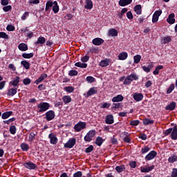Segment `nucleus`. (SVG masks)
Wrapping results in <instances>:
<instances>
[{"label": "nucleus", "mask_w": 177, "mask_h": 177, "mask_svg": "<svg viewBox=\"0 0 177 177\" xmlns=\"http://www.w3.org/2000/svg\"><path fill=\"white\" fill-rule=\"evenodd\" d=\"M171 41H172V39L169 36L162 37V44H169Z\"/></svg>", "instance_id": "58836bf2"}, {"label": "nucleus", "mask_w": 177, "mask_h": 177, "mask_svg": "<svg viewBox=\"0 0 177 177\" xmlns=\"http://www.w3.org/2000/svg\"><path fill=\"white\" fill-rule=\"evenodd\" d=\"M157 156V151H151L146 156H145V160L146 161H150L151 160H153L154 158Z\"/></svg>", "instance_id": "6e6552de"}, {"label": "nucleus", "mask_w": 177, "mask_h": 177, "mask_svg": "<svg viewBox=\"0 0 177 177\" xmlns=\"http://www.w3.org/2000/svg\"><path fill=\"white\" fill-rule=\"evenodd\" d=\"M37 113H45L47 110H49L50 104L48 102H40L37 105Z\"/></svg>", "instance_id": "f257e3e1"}, {"label": "nucleus", "mask_w": 177, "mask_h": 177, "mask_svg": "<svg viewBox=\"0 0 177 177\" xmlns=\"http://www.w3.org/2000/svg\"><path fill=\"white\" fill-rule=\"evenodd\" d=\"M30 16V12H25L23 15L21 16V20H27V17Z\"/></svg>", "instance_id": "bf43d9fd"}, {"label": "nucleus", "mask_w": 177, "mask_h": 177, "mask_svg": "<svg viewBox=\"0 0 177 177\" xmlns=\"http://www.w3.org/2000/svg\"><path fill=\"white\" fill-rule=\"evenodd\" d=\"M153 169H154V165H152L149 167H140V171L145 174L150 172L151 171H153Z\"/></svg>", "instance_id": "aec40b11"}, {"label": "nucleus", "mask_w": 177, "mask_h": 177, "mask_svg": "<svg viewBox=\"0 0 177 177\" xmlns=\"http://www.w3.org/2000/svg\"><path fill=\"white\" fill-rule=\"evenodd\" d=\"M18 48L21 52H26V50H28V46L24 43H21L18 46Z\"/></svg>", "instance_id": "4be33fe9"}, {"label": "nucleus", "mask_w": 177, "mask_h": 177, "mask_svg": "<svg viewBox=\"0 0 177 177\" xmlns=\"http://www.w3.org/2000/svg\"><path fill=\"white\" fill-rule=\"evenodd\" d=\"M171 134V138L172 140H177V128H170L167 129L165 131V136H168V135Z\"/></svg>", "instance_id": "f03ea898"}, {"label": "nucleus", "mask_w": 177, "mask_h": 177, "mask_svg": "<svg viewBox=\"0 0 177 177\" xmlns=\"http://www.w3.org/2000/svg\"><path fill=\"white\" fill-rule=\"evenodd\" d=\"M76 142H77V140L75 138H71L64 145V147H66L67 149H73V147H74V146H75Z\"/></svg>", "instance_id": "0eeeda50"}, {"label": "nucleus", "mask_w": 177, "mask_h": 177, "mask_svg": "<svg viewBox=\"0 0 177 177\" xmlns=\"http://www.w3.org/2000/svg\"><path fill=\"white\" fill-rule=\"evenodd\" d=\"M134 12L136 15H142V6L140 4L136 5L134 7Z\"/></svg>", "instance_id": "2f4dec72"}, {"label": "nucleus", "mask_w": 177, "mask_h": 177, "mask_svg": "<svg viewBox=\"0 0 177 177\" xmlns=\"http://www.w3.org/2000/svg\"><path fill=\"white\" fill-rule=\"evenodd\" d=\"M84 8L85 9H92V8H93V3L92 2V0H86Z\"/></svg>", "instance_id": "cd10ccee"}, {"label": "nucleus", "mask_w": 177, "mask_h": 177, "mask_svg": "<svg viewBox=\"0 0 177 177\" xmlns=\"http://www.w3.org/2000/svg\"><path fill=\"white\" fill-rule=\"evenodd\" d=\"M96 135V131L95 130H90L86 135L84 136L85 142H91L92 141V138L93 136Z\"/></svg>", "instance_id": "39448f33"}, {"label": "nucleus", "mask_w": 177, "mask_h": 177, "mask_svg": "<svg viewBox=\"0 0 177 177\" xmlns=\"http://www.w3.org/2000/svg\"><path fill=\"white\" fill-rule=\"evenodd\" d=\"M53 11L54 13H59V5L57 4V1H53Z\"/></svg>", "instance_id": "4c0bfd02"}, {"label": "nucleus", "mask_w": 177, "mask_h": 177, "mask_svg": "<svg viewBox=\"0 0 177 177\" xmlns=\"http://www.w3.org/2000/svg\"><path fill=\"white\" fill-rule=\"evenodd\" d=\"M142 59V56L140 55H137L133 57V60L135 64H138L140 62V60Z\"/></svg>", "instance_id": "c03bdc74"}, {"label": "nucleus", "mask_w": 177, "mask_h": 177, "mask_svg": "<svg viewBox=\"0 0 177 177\" xmlns=\"http://www.w3.org/2000/svg\"><path fill=\"white\" fill-rule=\"evenodd\" d=\"M93 45H95V46H99L100 45H102V44H103V42H104V40H103V39L102 38H95L93 39L92 41Z\"/></svg>", "instance_id": "f3484780"}, {"label": "nucleus", "mask_w": 177, "mask_h": 177, "mask_svg": "<svg viewBox=\"0 0 177 177\" xmlns=\"http://www.w3.org/2000/svg\"><path fill=\"white\" fill-rule=\"evenodd\" d=\"M17 93V87L10 86L7 95L8 96H15Z\"/></svg>", "instance_id": "9b49d317"}, {"label": "nucleus", "mask_w": 177, "mask_h": 177, "mask_svg": "<svg viewBox=\"0 0 177 177\" xmlns=\"http://www.w3.org/2000/svg\"><path fill=\"white\" fill-rule=\"evenodd\" d=\"M46 77H48V75L46 73L41 74L40 77L36 81H35V83L38 85V84H39V82H42V81H44V80H45Z\"/></svg>", "instance_id": "393cba45"}, {"label": "nucleus", "mask_w": 177, "mask_h": 177, "mask_svg": "<svg viewBox=\"0 0 177 177\" xmlns=\"http://www.w3.org/2000/svg\"><path fill=\"white\" fill-rule=\"evenodd\" d=\"M35 140V133H30L28 136L29 143H32V142H34Z\"/></svg>", "instance_id": "a18cd8bd"}, {"label": "nucleus", "mask_w": 177, "mask_h": 177, "mask_svg": "<svg viewBox=\"0 0 177 177\" xmlns=\"http://www.w3.org/2000/svg\"><path fill=\"white\" fill-rule=\"evenodd\" d=\"M95 93H97V90L95 87H92L88 91L87 96H92V95H95Z\"/></svg>", "instance_id": "7c9ffc66"}, {"label": "nucleus", "mask_w": 177, "mask_h": 177, "mask_svg": "<svg viewBox=\"0 0 177 177\" xmlns=\"http://www.w3.org/2000/svg\"><path fill=\"white\" fill-rule=\"evenodd\" d=\"M10 133L11 135H15L16 134V126L12 125L10 127Z\"/></svg>", "instance_id": "3c124183"}, {"label": "nucleus", "mask_w": 177, "mask_h": 177, "mask_svg": "<svg viewBox=\"0 0 177 177\" xmlns=\"http://www.w3.org/2000/svg\"><path fill=\"white\" fill-rule=\"evenodd\" d=\"M76 67H80V68H86L88 67V64L82 63V62H76L75 64Z\"/></svg>", "instance_id": "e433bc0d"}, {"label": "nucleus", "mask_w": 177, "mask_h": 177, "mask_svg": "<svg viewBox=\"0 0 177 177\" xmlns=\"http://www.w3.org/2000/svg\"><path fill=\"white\" fill-rule=\"evenodd\" d=\"M53 6V2L52 1H48L46 3V12H49L50 10V8Z\"/></svg>", "instance_id": "473e14b6"}, {"label": "nucleus", "mask_w": 177, "mask_h": 177, "mask_svg": "<svg viewBox=\"0 0 177 177\" xmlns=\"http://www.w3.org/2000/svg\"><path fill=\"white\" fill-rule=\"evenodd\" d=\"M13 121H16V118H12L10 119H8V120H3V124H7V125H9L10 122H13Z\"/></svg>", "instance_id": "603ef678"}, {"label": "nucleus", "mask_w": 177, "mask_h": 177, "mask_svg": "<svg viewBox=\"0 0 177 177\" xmlns=\"http://www.w3.org/2000/svg\"><path fill=\"white\" fill-rule=\"evenodd\" d=\"M110 106H111V104H110L109 102H104L102 104L101 107H102V109H109V107H110Z\"/></svg>", "instance_id": "680f3d73"}, {"label": "nucleus", "mask_w": 177, "mask_h": 177, "mask_svg": "<svg viewBox=\"0 0 177 177\" xmlns=\"http://www.w3.org/2000/svg\"><path fill=\"white\" fill-rule=\"evenodd\" d=\"M62 100L65 104L71 103V97L70 95H64L62 97Z\"/></svg>", "instance_id": "c756f323"}, {"label": "nucleus", "mask_w": 177, "mask_h": 177, "mask_svg": "<svg viewBox=\"0 0 177 177\" xmlns=\"http://www.w3.org/2000/svg\"><path fill=\"white\" fill-rule=\"evenodd\" d=\"M162 68H164V66L162 65H159L156 66L153 72V75H158V74L160 73V70H162Z\"/></svg>", "instance_id": "72a5a7b5"}, {"label": "nucleus", "mask_w": 177, "mask_h": 177, "mask_svg": "<svg viewBox=\"0 0 177 177\" xmlns=\"http://www.w3.org/2000/svg\"><path fill=\"white\" fill-rule=\"evenodd\" d=\"M124 100V96L122 95H118L112 98V102L113 103H118L120 102H122Z\"/></svg>", "instance_id": "6ab92c4d"}, {"label": "nucleus", "mask_w": 177, "mask_h": 177, "mask_svg": "<svg viewBox=\"0 0 177 177\" xmlns=\"http://www.w3.org/2000/svg\"><path fill=\"white\" fill-rule=\"evenodd\" d=\"M161 15H162V10H158L155 11L152 17V23H157Z\"/></svg>", "instance_id": "423d86ee"}, {"label": "nucleus", "mask_w": 177, "mask_h": 177, "mask_svg": "<svg viewBox=\"0 0 177 177\" xmlns=\"http://www.w3.org/2000/svg\"><path fill=\"white\" fill-rule=\"evenodd\" d=\"M46 115V120H47L48 121H52V120H53V118H55V111L50 110L47 111L45 113Z\"/></svg>", "instance_id": "1a4fd4ad"}, {"label": "nucleus", "mask_w": 177, "mask_h": 177, "mask_svg": "<svg viewBox=\"0 0 177 177\" xmlns=\"http://www.w3.org/2000/svg\"><path fill=\"white\" fill-rule=\"evenodd\" d=\"M108 35L109 37H117L118 35V32L117 30L112 28L109 30Z\"/></svg>", "instance_id": "bb28decb"}, {"label": "nucleus", "mask_w": 177, "mask_h": 177, "mask_svg": "<svg viewBox=\"0 0 177 177\" xmlns=\"http://www.w3.org/2000/svg\"><path fill=\"white\" fill-rule=\"evenodd\" d=\"M21 64L26 70H28V68H30V63L26 61V60L21 61Z\"/></svg>", "instance_id": "49530a36"}, {"label": "nucleus", "mask_w": 177, "mask_h": 177, "mask_svg": "<svg viewBox=\"0 0 177 177\" xmlns=\"http://www.w3.org/2000/svg\"><path fill=\"white\" fill-rule=\"evenodd\" d=\"M12 114H13L12 111L4 112L1 115V118L2 120H8V118H9V117H10V115H12Z\"/></svg>", "instance_id": "a878e982"}, {"label": "nucleus", "mask_w": 177, "mask_h": 177, "mask_svg": "<svg viewBox=\"0 0 177 177\" xmlns=\"http://www.w3.org/2000/svg\"><path fill=\"white\" fill-rule=\"evenodd\" d=\"M85 128H86V123L84 122H79L74 127V129L76 132H81V131L85 129Z\"/></svg>", "instance_id": "20e7f679"}, {"label": "nucleus", "mask_w": 177, "mask_h": 177, "mask_svg": "<svg viewBox=\"0 0 177 177\" xmlns=\"http://www.w3.org/2000/svg\"><path fill=\"white\" fill-rule=\"evenodd\" d=\"M78 75V71L75 70H71L68 73V75H70L71 77H74V75Z\"/></svg>", "instance_id": "13d9d810"}, {"label": "nucleus", "mask_w": 177, "mask_h": 177, "mask_svg": "<svg viewBox=\"0 0 177 177\" xmlns=\"http://www.w3.org/2000/svg\"><path fill=\"white\" fill-rule=\"evenodd\" d=\"M132 3V0H120L119 5L120 6H127V5H130Z\"/></svg>", "instance_id": "b1692460"}, {"label": "nucleus", "mask_w": 177, "mask_h": 177, "mask_svg": "<svg viewBox=\"0 0 177 177\" xmlns=\"http://www.w3.org/2000/svg\"><path fill=\"white\" fill-rule=\"evenodd\" d=\"M88 60H89V56L88 55H85L81 57V62H82V63H86V62H88Z\"/></svg>", "instance_id": "052dcab7"}, {"label": "nucleus", "mask_w": 177, "mask_h": 177, "mask_svg": "<svg viewBox=\"0 0 177 177\" xmlns=\"http://www.w3.org/2000/svg\"><path fill=\"white\" fill-rule=\"evenodd\" d=\"M73 177H82V171H77L73 174Z\"/></svg>", "instance_id": "774afa93"}, {"label": "nucleus", "mask_w": 177, "mask_h": 177, "mask_svg": "<svg viewBox=\"0 0 177 177\" xmlns=\"http://www.w3.org/2000/svg\"><path fill=\"white\" fill-rule=\"evenodd\" d=\"M115 171H117L118 174H121V172H124V171H125V166L124 165L117 166L115 167Z\"/></svg>", "instance_id": "37998d69"}, {"label": "nucleus", "mask_w": 177, "mask_h": 177, "mask_svg": "<svg viewBox=\"0 0 177 177\" xmlns=\"http://www.w3.org/2000/svg\"><path fill=\"white\" fill-rule=\"evenodd\" d=\"M3 10L4 12H9L10 10H12V6H6L3 8Z\"/></svg>", "instance_id": "0e129e2a"}, {"label": "nucleus", "mask_w": 177, "mask_h": 177, "mask_svg": "<svg viewBox=\"0 0 177 177\" xmlns=\"http://www.w3.org/2000/svg\"><path fill=\"white\" fill-rule=\"evenodd\" d=\"M19 82H20V77L16 76L14 79H12V81L9 82L10 86H14V88H16L17 85H19Z\"/></svg>", "instance_id": "9d476101"}, {"label": "nucleus", "mask_w": 177, "mask_h": 177, "mask_svg": "<svg viewBox=\"0 0 177 177\" xmlns=\"http://www.w3.org/2000/svg\"><path fill=\"white\" fill-rule=\"evenodd\" d=\"M7 31H15V26L12 25H8L6 27Z\"/></svg>", "instance_id": "69168bd1"}, {"label": "nucleus", "mask_w": 177, "mask_h": 177, "mask_svg": "<svg viewBox=\"0 0 177 177\" xmlns=\"http://www.w3.org/2000/svg\"><path fill=\"white\" fill-rule=\"evenodd\" d=\"M171 177H177V169L174 168L171 172Z\"/></svg>", "instance_id": "338daca9"}, {"label": "nucleus", "mask_w": 177, "mask_h": 177, "mask_svg": "<svg viewBox=\"0 0 177 177\" xmlns=\"http://www.w3.org/2000/svg\"><path fill=\"white\" fill-rule=\"evenodd\" d=\"M64 91H66V92H68V93H73V92H74V87L66 86L64 88Z\"/></svg>", "instance_id": "09e8293b"}, {"label": "nucleus", "mask_w": 177, "mask_h": 177, "mask_svg": "<svg viewBox=\"0 0 177 177\" xmlns=\"http://www.w3.org/2000/svg\"><path fill=\"white\" fill-rule=\"evenodd\" d=\"M138 78L139 77L135 73L131 74L130 75L127 76L123 84L124 85H129V84H131L132 81H136V80H138Z\"/></svg>", "instance_id": "7ed1b4c3"}, {"label": "nucleus", "mask_w": 177, "mask_h": 177, "mask_svg": "<svg viewBox=\"0 0 177 177\" xmlns=\"http://www.w3.org/2000/svg\"><path fill=\"white\" fill-rule=\"evenodd\" d=\"M86 81H87L88 84H92V82H95V77L92 76H88L86 78Z\"/></svg>", "instance_id": "8fccbe9b"}, {"label": "nucleus", "mask_w": 177, "mask_h": 177, "mask_svg": "<svg viewBox=\"0 0 177 177\" xmlns=\"http://www.w3.org/2000/svg\"><path fill=\"white\" fill-rule=\"evenodd\" d=\"M48 138H50V145H56L57 143V137H56V135L53 133H50L48 135Z\"/></svg>", "instance_id": "ddd939ff"}, {"label": "nucleus", "mask_w": 177, "mask_h": 177, "mask_svg": "<svg viewBox=\"0 0 177 177\" xmlns=\"http://www.w3.org/2000/svg\"><path fill=\"white\" fill-rule=\"evenodd\" d=\"M133 98L136 102H142V100H143V94L134 93L133 94Z\"/></svg>", "instance_id": "2eb2a0df"}, {"label": "nucleus", "mask_w": 177, "mask_h": 177, "mask_svg": "<svg viewBox=\"0 0 177 177\" xmlns=\"http://www.w3.org/2000/svg\"><path fill=\"white\" fill-rule=\"evenodd\" d=\"M167 21L169 24H174L175 23V14H170L167 19Z\"/></svg>", "instance_id": "412c9836"}, {"label": "nucleus", "mask_w": 177, "mask_h": 177, "mask_svg": "<svg viewBox=\"0 0 177 177\" xmlns=\"http://www.w3.org/2000/svg\"><path fill=\"white\" fill-rule=\"evenodd\" d=\"M0 38H3V39H8V38H9V35L5 33V32H0Z\"/></svg>", "instance_id": "864d4df0"}, {"label": "nucleus", "mask_w": 177, "mask_h": 177, "mask_svg": "<svg viewBox=\"0 0 177 177\" xmlns=\"http://www.w3.org/2000/svg\"><path fill=\"white\" fill-rule=\"evenodd\" d=\"M142 68L145 71V73H150L151 68H153V63L149 64L147 66H142Z\"/></svg>", "instance_id": "c85d7f7f"}, {"label": "nucleus", "mask_w": 177, "mask_h": 177, "mask_svg": "<svg viewBox=\"0 0 177 177\" xmlns=\"http://www.w3.org/2000/svg\"><path fill=\"white\" fill-rule=\"evenodd\" d=\"M144 125H150V124H154V120L150 119H145L143 120Z\"/></svg>", "instance_id": "de8ad7c7"}, {"label": "nucleus", "mask_w": 177, "mask_h": 177, "mask_svg": "<svg viewBox=\"0 0 177 177\" xmlns=\"http://www.w3.org/2000/svg\"><path fill=\"white\" fill-rule=\"evenodd\" d=\"M128 59V53L127 52H122L118 55L119 60H127Z\"/></svg>", "instance_id": "5701e85b"}, {"label": "nucleus", "mask_w": 177, "mask_h": 177, "mask_svg": "<svg viewBox=\"0 0 177 177\" xmlns=\"http://www.w3.org/2000/svg\"><path fill=\"white\" fill-rule=\"evenodd\" d=\"M24 167L27 168V169H35V168H37V165L31 162H27L24 163Z\"/></svg>", "instance_id": "4468645a"}, {"label": "nucleus", "mask_w": 177, "mask_h": 177, "mask_svg": "<svg viewBox=\"0 0 177 177\" xmlns=\"http://www.w3.org/2000/svg\"><path fill=\"white\" fill-rule=\"evenodd\" d=\"M104 142V140H103L102 137L98 136L95 140V145H97V146H100L101 145H103Z\"/></svg>", "instance_id": "a19ab883"}, {"label": "nucleus", "mask_w": 177, "mask_h": 177, "mask_svg": "<svg viewBox=\"0 0 177 177\" xmlns=\"http://www.w3.org/2000/svg\"><path fill=\"white\" fill-rule=\"evenodd\" d=\"M175 107H176V103L171 102L169 105L166 106L165 109L172 111L175 110Z\"/></svg>", "instance_id": "c9c22d12"}, {"label": "nucleus", "mask_w": 177, "mask_h": 177, "mask_svg": "<svg viewBox=\"0 0 177 177\" xmlns=\"http://www.w3.org/2000/svg\"><path fill=\"white\" fill-rule=\"evenodd\" d=\"M169 162H171V164H174V162H176L177 161V155L173 154L168 158Z\"/></svg>", "instance_id": "f704fd0d"}, {"label": "nucleus", "mask_w": 177, "mask_h": 177, "mask_svg": "<svg viewBox=\"0 0 177 177\" xmlns=\"http://www.w3.org/2000/svg\"><path fill=\"white\" fill-rule=\"evenodd\" d=\"M25 36L28 38V39H31V38H32V37H34V32H32V31H30V32L26 33Z\"/></svg>", "instance_id": "5fc2aeb1"}, {"label": "nucleus", "mask_w": 177, "mask_h": 177, "mask_svg": "<svg viewBox=\"0 0 177 177\" xmlns=\"http://www.w3.org/2000/svg\"><path fill=\"white\" fill-rule=\"evenodd\" d=\"M139 120H132L130 122V125L137 127V125H139Z\"/></svg>", "instance_id": "e2e57ef3"}, {"label": "nucleus", "mask_w": 177, "mask_h": 177, "mask_svg": "<svg viewBox=\"0 0 177 177\" xmlns=\"http://www.w3.org/2000/svg\"><path fill=\"white\" fill-rule=\"evenodd\" d=\"M22 57H24V59H31L32 57H34V53H23L22 54Z\"/></svg>", "instance_id": "79ce46f5"}, {"label": "nucleus", "mask_w": 177, "mask_h": 177, "mask_svg": "<svg viewBox=\"0 0 177 177\" xmlns=\"http://www.w3.org/2000/svg\"><path fill=\"white\" fill-rule=\"evenodd\" d=\"M105 122L109 125L114 124V116H113V115H107L106 116Z\"/></svg>", "instance_id": "dca6fc26"}, {"label": "nucleus", "mask_w": 177, "mask_h": 177, "mask_svg": "<svg viewBox=\"0 0 177 177\" xmlns=\"http://www.w3.org/2000/svg\"><path fill=\"white\" fill-rule=\"evenodd\" d=\"M111 60L110 59H104L100 62V67H107L110 64Z\"/></svg>", "instance_id": "a211bd4d"}, {"label": "nucleus", "mask_w": 177, "mask_h": 177, "mask_svg": "<svg viewBox=\"0 0 177 177\" xmlns=\"http://www.w3.org/2000/svg\"><path fill=\"white\" fill-rule=\"evenodd\" d=\"M175 89V85L174 84H171L169 87V88L167 91V93L169 94L172 93V91Z\"/></svg>", "instance_id": "6e6d98bb"}, {"label": "nucleus", "mask_w": 177, "mask_h": 177, "mask_svg": "<svg viewBox=\"0 0 177 177\" xmlns=\"http://www.w3.org/2000/svg\"><path fill=\"white\" fill-rule=\"evenodd\" d=\"M148 151H150V148L149 147H145L141 149L142 154H146V153H148Z\"/></svg>", "instance_id": "4d7b16f0"}, {"label": "nucleus", "mask_w": 177, "mask_h": 177, "mask_svg": "<svg viewBox=\"0 0 177 177\" xmlns=\"http://www.w3.org/2000/svg\"><path fill=\"white\" fill-rule=\"evenodd\" d=\"M46 42V39L44 37H38L37 41L35 42V46H42V44Z\"/></svg>", "instance_id": "f8f14e48"}, {"label": "nucleus", "mask_w": 177, "mask_h": 177, "mask_svg": "<svg viewBox=\"0 0 177 177\" xmlns=\"http://www.w3.org/2000/svg\"><path fill=\"white\" fill-rule=\"evenodd\" d=\"M21 149L23 151H28L30 146H28V144L24 142L21 144Z\"/></svg>", "instance_id": "ea45409f"}]
</instances>
